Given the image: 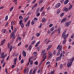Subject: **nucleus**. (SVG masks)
<instances>
[{
    "label": "nucleus",
    "mask_w": 74,
    "mask_h": 74,
    "mask_svg": "<svg viewBox=\"0 0 74 74\" xmlns=\"http://www.w3.org/2000/svg\"><path fill=\"white\" fill-rule=\"evenodd\" d=\"M32 14V13L31 12H29L27 13V15H31Z\"/></svg>",
    "instance_id": "c03bdc74"
},
{
    "label": "nucleus",
    "mask_w": 74,
    "mask_h": 74,
    "mask_svg": "<svg viewBox=\"0 0 74 74\" xmlns=\"http://www.w3.org/2000/svg\"><path fill=\"white\" fill-rule=\"evenodd\" d=\"M64 12L62 13L61 14H60V16L61 17H62V16H64Z\"/></svg>",
    "instance_id": "37998d69"
},
{
    "label": "nucleus",
    "mask_w": 74,
    "mask_h": 74,
    "mask_svg": "<svg viewBox=\"0 0 74 74\" xmlns=\"http://www.w3.org/2000/svg\"><path fill=\"white\" fill-rule=\"evenodd\" d=\"M63 64H60V69H62L63 68Z\"/></svg>",
    "instance_id": "c756f323"
},
{
    "label": "nucleus",
    "mask_w": 74,
    "mask_h": 74,
    "mask_svg": "<svg viewBox=\"0 0 74 74\" xmlns=\"http://www.w3.org/2000/svg\"><path fill=\"white\" fill-rule=\"evenodd\" d=\"M21 43H22V42H20V43H19L18 44V46H19V45H21Z\"/></svg>",
    "instance_id": "e2e57ef3"
},
{
    "label": "nucleus",
    "mask_w": 74,
    "mask_h": 74,
    "mask_svg": "<svg viewBox=\"0 0 74 74\" xmlns=\"http://www.w3.org/2000/svg\"><path fill=\"white\" fill-rule=\"evenodd\" d=\"M34 7H36L37 6V3H36L34 5Z\"/></svg>",
    "instance_id": "338daca9"
},
{
    "label": "nucleus",
    "mask_w": 74,
    "mask_h": 74,
    "mask_svg": "<svg viewBox=\"0 0 74 74\" xmlns=\"http://www.w3.org/2000/svg\"><path fill=\"white\" fill-rule=\"evenodd\" d=\"M73 6V5H71L69 6V9L70 10L71 9V8H72V6Z\"/></svg>",
    "instance_id": "a18cd8bd"
},
{
    "label": "nucleus",
    "mask_w": 74,
    "mask_h": 74,
    "mask_svg": "<svg viewBox=\"0 0 74 74\" xmlns=\"http://www.w3.org/2000/svg\"><path fill=\"white\" fill-rule=\"evenodd\" d=\"M74 60V57L72 58L70 60V61L69 62L67 63V67L68 68L69 67H71V65L72 64V63L73 61Z\"/></svg>",
    "instance_id": "f03ea898"
},
{
    "label": "nucleus",
    "mask_w": 74,
    "mask_h": 74,
    "mask_svg": "<svg viewBox=\"0 0 74 74\" xmlns=\"http://www.w3.org/2000/svg\"><path fill=\"white\" fill-rule=\"evenodd\" d=\"M62 46H61L60 47V48L58 49V52H60L61 51V50H62Z\"/></svg>",
    "instance_id": "c9c22d12"
},
{
    "label": "nucleus",
    "mask_w": 74,
    "mask_h": 74,
    "mask_svg": "<svg viewBox=\"0 0 74 74\" xmlns=\"http://www.w3.org/2000/svg\"><path fill=\"white\" fill-rule=\"evenodd\" d=\"M34 22L32 21V22H31V24L32 25H34Z\"/></svg>",
    "instance_id": "864d4df0"
},
{
    "label": "nucleus",
    "mask_w": 74,
    "mask_h": 74,
    "mask_svg": "<svg viewBox=\"0 0 74 74\" xmlns=\"http://www.w3.org/2000/svg\"><path fill=\"white\" fill-rule=\"evenodd\" d=\"M40 36V34L39 33H37V34L36 35V36H37V37H39Z\"/></svg>",
    "instance_id": "58836bf2"
},
{
    "label": "nucleus",
    "mask_w": 74,
    "mask_h": 74,
    "mask_svg": "<svg viewBox=\"0 0 74 74\" xmlns=\"http://www.w3.org/2000/svg\"><path fill=\"white\" fill-rule=\"evenodd\" d=\"M44 6H43L40 9V11L41 12L42 11L44 10Z\"/></svg>",
    "instance_id": "e433bc0d"
},
{
    "label": "nucleus",
    "mask_w": 74,
    "mask_h": 74,
    "mask_svg": "<svg viewBox=\"0 0 74 74\" xmlns=\"http://www.w3.org/2000/svg\"><path fill=\"white\" fill-rule=\"evenodd\" d=\"M52 47V45H49L47 47V51H48L49 49H51Z\"/></svg>",
    "instance_id": "6ab92c4d"
},
{
    "label": "nucleus",
    "mask_w": 74,
    "mask_h": 74,
    "mask_svg": "<svg viewBox=\"0 0 74 74\" xmlns=\"http://www.w3.org/2000/svg\"><path fill=\"white\" fill-rule=\"evenodd\" d=\"M64 10L65 11H66V12H67L69 11V9L68 8H66V7H64Z\"/></svg>",
    "instance_id": "4468645a"
},
{
    "label": "nucleus",
    "mask_w": 74,
    "mask_h": 74,
    "mask_svg": "<svg viewBox=\"0 0 74 74\" xmlns=\"http://www.w3.org/2000/svg\"><path fill=\"white\" fill-rule=\"evenodd\" d=\"M60 31H61V27H59L58 29V33L59 34L60 33Z\"/></svg>",
    "instance_id": "f3484780"
},
{
    "label": "nucleus",
    "mask_w": 74,
    "mask_h": 74,
    "mask_svg": "<svg viewBox=\"0 0 74 74\" xmlns=\"http://www.w3.org/2000/svg\"><path fill=\"white\" fill-rule=\"evenodd\" d=\"M30 64L31 65H33V61H31L30 62Z\"/></svg>",
    "instance_id": "ea45409f"
},
{
    "label": "nucleus",
    "mask_w": 74,
    "mask_h": 74,
    "mask_svg": "<svg viewBox=\"0 0 74 74\" xmlns=\"http://www.w3.org/2000/svg\"><path fill=\"white\" fill-rule=\"evenodd\" d=\"M18 60H21V55H20L19 56Z\"/></svg>",
    "instance_id": "09e8293b"
},
{
    "label": "nucleus",
    "mask_w": 74,
    "mask_h": 74,
    "mask_svg": "<svg viewBox=\"0 0 74 74\" xmlns=\"http://www.w3.org/2000/svg\"><path fill=\"white\" fill-rule=\"evenodd\" d=\"M40 47L37 48V51H40Z\"/></svg>",
    "instance_id": "774afa93"
},
{
    "label": "nucleus",
    "mask_w": 74,
    "mask_h": 74,
    "mask_svg": "<svg viewBox=\"0 0 74 74\" xmlns=\"http://www.w3.org/2000/svg\"><path fill=\"white\" fill-rule=\"evenodd\" d=\"M61 12V10H58L57 11V15H58V14H59V13H60V12Z\"/></svg>",
    "instance_id": "cd10ccee"
},
{
    "label": "nucleus",
    "mask_w": 74,
    "mask_h": 74,
    "mask_svg": "<svg viewBox=\"0 0 74 74\" xmlns=\"http://www.w3.org/2000/svg\"><path fill=\"white\" fill-rule=\"evenodd\" d=\"M53 24H50L49 25V26L50 27H51L52 26H53Z\"/></svg>",
    "instance_id": "0e129e2a"
},
{
    "label": "nucleus",
    "mask_w": 74,
    "mask_h": 74,
    "mask_svg": "<svg viewBox=\"0 0 74 74\" xmlns=\"http://www.w3.org/2000/svg\"><path fill=\"white\" fill-rule=\"evenodd\" d=\"M40 13H38L37 14V16H40Z\"/></svg>",
    "instance_id": "3c124183"
},
{
    "label": "nucleus",
    "mask_w": 74,
    "mask_h": 74,
    "mask_svg": "<svg viewBox=\"0 0 74 74\" xmlns=\"http://www.w3.org/2000/svg\"><path fill=\"white\" fill-rule=\"evenodd\" d=\"M61 5V4L60 3H58L55 6V8H59Z\"/></svg>",
    "instance_id": "423d86ee"
},
{
    "label": "nucleus",
    "mask_w": 74,
    "mask_h": 74,
    "mask_svg": "<svg viewBox=\"0 0 74 74\" xmlns=\"http://www.w3.org/2000/svg\"><path fill=\"white\" fill-rule=\"evenodd\" d=\"M30 21H28L26 25V27L29 26H30Z\"/></svg>",
    "instance_id": "dca6fc26"
},
{
    "label": "nucleus",
    "mask_w": 74,
    "mask_h": 74,
    "mask_svg": "<svg viewBox=\"0 0 74 74\" xmlns=\"http://www.w3.org/2000/svg\"><path fill=\"white\" fill-rule=\"evenodd\" d=\"M11 28L12 29V30H13V29H14V26L13 25H12L11 26Z\"/></svg>",
    "instance_id": "052dcab7"
},
{
    "label": "nucleus",
    "mask_w": 74,
    "mask_h": 74,
    "mask_svg": "<svg viewBox=\"0 0 74 74\" xmlns=\"http://www.w3.org/2000/svg\"><path fill=\"white\" fill-rule=\"evenodd\" d=\"M19 19L22 20L23 19V18L22 15H20L19 16Z\"/></svg>",
    "instance_id": "393cba45"
},
{
    "label": "nucleus",
    "mask_w": 74,
    "mask_h": 74,
    "mask_svg": "<svg viewBox=\"0 0 74 74\" xmlns=\"http://www.w3.org/2000/svg\"><path fill=\"white\" fill-rule=\"evenodd\" d=\"M8 15H6L5 18V21H7L8 17Z\"/></svg>",
    "instance_id": "4c0bfd02"
},
{
    "label": "nucleus",
    "mask_w": 74,
    "mask_h": 74,
    "mask_svg": "<svg viewBox=\"0 0 74 74\" xmlns=\"http://www.w3.org/2000/svg\"><path fill=\"white\" fill-rule=\"evenodd\" d=\"M54 29H55V27H53L51 28L50 30V31H53L54 30Z\"/></svg>",
    "instance_id": "5701e85b"
},
{
    "label": "nucleus",
    "mask_w": 74,
    "mask_h": 74,
    "mask_svg": "<svg viewBox=\"0 0 74 74\" xmlns=\"http://www.w3.org/2000/svg\"><path fill=\"white\" fill-rule=\"evenodd\" d=\"M45 52V50H43V51H42L41 53V55L42 56L43 55V54H44V52Z\"/></svg>",
    "instance_id": "72a5a7b5"
},
{
    "label": "nucleus",
    "mask_w": 74,
    "mask_h": 74,
    "mask_svg": "<svg viewBox=\"0 0 74 74\" xmlns=\"http://www.w3.org/2000/svg\"><path fill=\"white\" fill-rule=\"evenodd\" d=\"M60 47H62V46H60V45H58V47H57V49H59V48H60Z\"/></svg>",
    "instance_id": "b1692460"
},
{
    "label": "nucleus",
    "mask_w": 74,
    "mask_h": 74,
    "mask_svg": "<svg viewBox=\"0 0 74 74\" xmlns=\"http://www.w3.org/2000/svg\"><path fill=\"white\" fill-rule=\"evenodd\" d=\"M14 9V7H12L10 9V12H11V11H12V10Z\"/></svg>",
    "instance_id": "7c9ffc66"
},
{
    "label": "nucleus",
    "mask_w": 74,
    "mask_h": 74,
    "mask_svg": "<svg viewBox=\"0 0 74 74\" xmlns=\"http://www.w3.org/2000/svg\"><path fill=\"white\" fill-rule=\"evenodd\" d=\"M65 53H66L64 51H62V53H61V54H60V59H61V58H62V55L64 54Z\"/></svg>",
    "instance_id": "0eeeda50"
},
{
    "label": "nucleus",
    "mask_w": 74,
    "mask_h": 74,
    "mask_svg": "<svg viewBox=\"0 0 74 74\" xmlns=\"http://www.w3.org/2000/svg\"><path fill=\"white\" fill-rule=\"evenodd\" d=\"M45 21H46V19L45 18H43L42 19V21L43 22H45Z\"/></svg>",
    "instance_id": "bb28decb"
},
{
    "label": "nucleus",
    "mask_w": 74,
    "mask_h": 74,
    "mask_svg": "<svg viewBox=\"0 0 74 74\" xmlns=\"http://www.w3.org/2000/svg\"><path fill=\"white\" fill-rule=\"evenodd\" d=\"M42 27V23H40V25L39 27V28H41Z\"/></svg>",
    "instance_id": "13d9d810"
},
{
    "label": "nucleus",
    "mask_w": 74,
    "mask_h": 74,
    "mask_svg": "<svg viewBox=\"0 0 74 74\" xmlns=\"http://www.w3.org/2000/svg\"><path fill=\"white\" fill-rule=\"evenodd\" d=\"M34 56L32 57V59L33 60H34L37 59V53L36 52H34L33 53Z\"/></svg>",
    "instance_id": "7ed1b4c3"
},
{
    "label": "nucleus",
    "mask_w": 74,
    "mask_h": 74,
    "mask_svg": "<svg viewBox=\"0 0 74 74\" xmlns=\"http://www.w3.org/2000/svg\"><path fill=\"white\" fill-rule=\"evenodd\" d=\"M8 25V22L6 23L5 24V27H6V26H7Z\"/></svg>",
    "instance_id": "680f3d73"
},
{
    "label": "nucleus",
    "mask_w": 74,
    "mask_h": 74,
    "mask_svg": "<svg viewBox=\"0 0 74 74\" xmlns=\"http://www.w3.org/2000/svg\"><path fill=\"white\" fill-rule=\"evenodd\" d=\"M12 46L10 47V52H11L12 51Z\"/></svg>",
    "instance_id": "5fc2aeb1"
},
{
    "label": "nucleus",
    "mask_w": 74,
    "mask_h": 74,
    "mask_svg": "<svg viewBox=\"0 0 74 74\" xmlns=\"http://www.w3.org/2000/svg\"><path fill=\"white\" fill-rule=\"evenodd\" d=\"M43 57L44 58H47V55H46V53H45L43 54Z\"/></svg>",
    "instance_id": "a878e982"
},
{
    "label": "nucleus",
    "mask_w": 74,
    "mask_h": 74,
    "mask_svg": "<svg viewBox=\"0 0 74 74\" xmlns=\"http://www.w3.org/2000/svg\"><path fill=\"white\" fill-rule=\"evenodd\" d=\"M17 61V58H16L14 60V62H16Z\"/></svg>",
    "instance_id": "49530a36"
},
{
    "label": "nucleus",
    "mask_w": 74,
    "mask_h": 74,
    "mask_svg": "<svg viewBox=\"0 0 74 74\" xmlns=\"http://www.w3.org/2000/svg\"><path fill=\"white\" fill-rule=\"evenodd\" d=\"M49 55V57L48 58V59H51V58H52V53H48Z\"/></svg>",
    "instance_id": "9d476101"
},
{
    "label": "nucleus",
    "mask_w": 74,
    "mask_h": 74,
    "mask_svg": "<svg viewBox=\"0 0 74 74\" xmlns=\"http://www.w3.org/2000/svg\"><path fill=\"white\" fill-rule=\"evenodd\" d=\"M5 42V39H4L3 40H2L1 42V45H3L4 44V42Z\"/></svg>",
    "instance_id": "a211bd4d"
},
{
    "label": "nucleus",
    "mask_w": 74,
    "mask_h": 74,
    "mask_svg": "<svg viewBox=\"0 0 74 74\" xmlns=\"http://www.w3.org/2000/svg\"><path fill=\"white\" fill-rule=\"evenodd\" d=\"M43 1H44L43 0H41V1H40L38 3V4H41V3H42L43 2Z\"/></svg>",
    "instance_id": "79ce46f5"
},
{
    "label": "nucleus",
    "mask_w": 74,
    "mask_h": 74,
    "mask_svg": "<svg viewBox=\"0 0 74 74\" xmlns=\"http://www.w3.org/2000/svg\"><path fill=\"white\" fill-rule=\"evenodd\" d=\"M23 20H20L19 22V23L20 24L22 28H23L24 27V24L23 23H22Z\"/></svg>",
    "instance_id": "39448f33"
},
{
    "label": "nucleus",
    "mask_w": 74,
    "mask_h": 74,
    "mask_svg": "<svg viewBox=\"0 0 74 74\" xmlns=\"http://www.w3.org/2000/svg\"><path fill=\"white\" fill-rule=\"evenodd\" d=\"M35 42H36V40H34L31 43V45H33V44H35Z\"/></svg>",
    "instance_id": "412c9836"
},
{
    "label": "nucleus",
    "mask_w": 74,
    "mask_h": 74,
    "mask_svg": "<svg viewBox=\"0 0 74 74\" xmlns=\"http://www.w3.org/2000/svg\"><path fill=\"white\" fill-rule=\"evenodd\" d=\"M50 74H55V70H53L50 73Z\"/></svg>",
    "instance_id": "c85d7f7f"
},
{
    "label": "nucleus",
    "mask_w": 74,
    "mask_h": 74,
    "mask_svg": "<svg viewBox=\"0 0 74 74\" xmlns=\"http://www.w3.org/2000/svg\"><path fill=\"white\" fill-rule=\"evenodd\" d=\"M23 54L24 56L26 57V53L25 51H23Z\"/></svg>",
    "instance_id": "f8f14e48"
},
{
    "label": "nucleus",
    "mask_w": 74,
    "mask_h": 74,
    "mask_svg": "<svg viewBox=\"0 0 74 74\" xmlns=\"http://www.w3.org/2000/svg\"><path fill=\"white\" fill-rule=\"evenodd\" d=\"M18 29V28H14V29L13 33H16V30Z\"/></svg>",
    "instance_id": "aec40b11"
},
{
    "label": "nucleus",
    "mask_w": 74,
    "mask_h": 74,
    "mask_svg": "<svg viewBox=\"0 0 74 74\" xmlns=\"http://www.w3.org/2000/svg\"><path fill=\"white\" fill-rule=\"evenodd\" d=\"M74 34H73L71 35V38H74Z\"/></svg>",
    "instance_id": "603ef678"
},
{
    "label": "nucleus",
    "mask_w": 74,
    "mask_h": 74,
    "mask_svg": "<svg viewBox=\"0 0 74 74\" xmlns=\"http://www.w3.org/2000/svg\"><path fill=\"white\" fill-rule=\"evenodd\" d=\"M66 31L64 32L62 34V39L63 37L64 39V40L62 42L63 44H66V42L67 41L66 38H67L68 37H69V34H66Z\"/></svg>",
    "instance_id": "f257e3e1"
},
{
    "label": "nucleus",
    "mask_w": 74,
    "mask_h": 74,
    "mask_svg": "<svg viewBox=\"0 0 74 74\" xmlns=\"http://www.w3.org/2000/svg\"><path fill=\"white\" fill-rule=\"evenodd\" d=\"M7 56V54H5V55H1L0 58H2L3 59H4L5 58V57Z\"/></svg>",
    "instance_id": "1a4fd4ad"
},
{
    "label": "nucleus",
    "mask_w": 74,
    "mask_h": 74,
    "mask_svg": "<svg viewBox=\"0 0 74 74\" xmlns=\"http://www.w3.org/2000/svg\"><path fill=\"white\" fill-rule=\"evenodd\" d=\"M66 21H67V19L66 18H64L61 20V23H63L64 22H65Z\"/></svg>",
    "instance_id": "9b49d317"
},
{
    "label": "nucleus",
    "mask_w": 74,
    "mask_h": 74,
    "mask_svg": "<svg viewBox=\"0 0 74 74\" xmlns=\"http://www.w3.org/2000/svg\"><path fill=\"white\" fill-rule=\"evenodd\" d=\"M60 54V51L58 52L57 53V56H59Z\"/></svg>",
    "instance_id": "de8ad7c7"
},
{
    "label": "nucleus",
    "mask_w": 74,
    "mask_h": 74,
    "mask_svg": "<svg viewBox=\"0 0 74 74\" xmlns=\"http://www.w3.org/2000/svg\"><path fill=\"white\" fill-rule=\"evenodd\" d=\"M18 0H14L13 1V2H14V4L15 5H16L17 4V1Z\"/></svg>",
    "instance_id": "2f4dec72"
},
{
    "label": "nucleus",
    "mask_w": 74,
    "mask_h": 74,
    "mask_svg": "<svg viewBox=\"0 0 74 74\" xmlns=\"http://www.w3.org/2000/svg\"><path fill=\"white\" fill-rule=\"evenodd\" d=\"M68 2H69V0H66L64 2V4L65 5H66V4H67V3H68Z\"/></svg>",
    "instance_id": "4be33fe9"
},
{
    "label": "nucleus",
    "mask_w": 74,
    "mask_h": 74,
    "mask_svg": "<svg viewBox=\"0 0 74 74\" xmlns=\"http://www.w3.org/2000/svg\"><path fill=\"white\" fill-rule=\"evenodd\" d=\"M59 60V56L56 59V62H58Z\"/></svg>",
    "instance_id": "473e14b6"
},
{
    "label": "nucleus",
    "mask_w": 74,
    "mask_h": 74,
    "mask_svg": "<svg viewBox=\"0 0 74 74\" xmlns=\"http://www.w3.org/2000/svg\"><path fill=\"white\" fill-rule=\"evenodd\" d=\"M16 23V22L15 21H12L11 22V25H15Z\"/></svg>",
    "instance_id": "2eb2a0df"
},
{
    "label": "nucleus",
    "mask_w": 74,
    "mask_h": 74,
    "mask_svg": "<svg viewBox=\"0 0 74 74\" xmlns=\"http://www.w3.org/2000/svg\"><path fill=\"white\" fill-rule=\"evenodd\" d=\"M32 74V69H31L29 71V74Z\"/></svg>",
    "instance_id": "a19ab883"
},
{
    "label": "nucleus",
    "mask_w": 74,
    "mask_h": 74,
    "mask_svg": "<svg viewBox=\"0 0 74 74\" xmlns=\"http://www.w3.org/2000/svg\"><path fill=\"white\" fill-rule=\"evenodd\" d=\"M50 64V62L49 61H48L46 62V64L48 65V64Z\"/></svg>",
    "instance_id": "4d7b16f0"
},
{
    "label": "nucleus",
    "mask_w": 74,
    "mask_h": 74,
    "mask_svg": "<svg viewBox=\"0 0 74 74\" xmlns=\"http://www.w3.org/2000/svg\"><path fill=\"white\" fill-rule=\"evenodd\" d=\"M71 24V21L66 22L64 24L65 26H66V27H69Z\"/></svg>",
    "instance_id": "20e7f679"
},
{
    "label": "nucleus",
    "mask_w": 74,
    "mask_h": 74,
    "mask_svg": "<svg viewBox=\"0 0 74 74\" xmlns=\"http://www.w3.org/2000/svg\"><path fill=\"white\" fill-rule=\"evenodd\" d=\"M35 64H36V65H37L38 64V62L36 61L34 63Z\"/></svg>",
    "instance_id": "69168bd1"
},
{
    "label": "nucleus",
    "mask_w": 74,
    "mask_h": 74,
    "mask_svg": "<svg viewBox=\"0 0 74 74\" xmlns=\"http://www.w3.org/2000/svg\"><path fill=\"white\" fill-rule=\"evenodd\" d=\"M26 68H25L24 71V74H25V73H26Z\"/></svg>",
    "instance_id": "8fccbe9b"
},
{
    "label": "nucleus",
    "mask_w": 74,
    "mask_h": 74,
    "mask_svg": "<svg viewBox=\"0 0 74 74\" xmlns=\"http://www.w3.org/2000/svg\"><path fill=\"white\" fill-rule=\"evenodd\" d=\"M18 40H19V41H21V40H22V38H21V37H19L18 38Z\"/></svg>",
    "instance_id": "bf43d9fd"
},
{
    "label": "nucleus",
    "mask_w": 74,
    "mask_h": 74,
    "mask_svg": "<svg viewBox=\"0 0 74 74\" xmlns=\"http://www.w3.org/2000/svg\"><path fill=\"white\" fill-rule=\"evenodd\" d=\"M29 16H27L26 18H24L23 19L25 22H26V21H27L28 20V19H29Z\"/></svg>",
    "instance_id": "ddd939ff"
},
{
    "label": "nucleus",
    "mask_w": 74,
    "mask_h": 74,
    "mask_svg": "<svg viewBox=\"0 0 74 74\" xmlns=\"http://www.w3.org/2000/svg\"><path fill=\"white\" fill-rule=\"evenodd\" d=\"M40 10V8H38L36 10V12H38V11Z\"/></svg>",
    "instance_id": "6e6d98bb"
},
{
    "label": "nucleus",
    "mask_w": 74,
    "mask_h": 74,
    "mask_svg": "<svg viewBox=\"0 0 74 74\" xmlns=\"http://www.w3.org/2000/svg\"><path fill=\"white\" fill-rule=\"evenodd\" d=\"M14 32H13L12 34L11 33V37H12L13 40H15V34L14 33Z\"/></svg>",
    "instance_id": "6e6552de"
},
{
    "label": "nucleus",
    "mask_w": 74,
    "mask_h": 74,
    "mask_svg": "<svg viewBox=\"0 0 74 74\" xmlns=\"http://www.w3.org/2000/svg\"><path fill=\"white\" fill-rule=\"evenodd\" d=\"M32 45H30L28 47L29 49V50H31V49H32Z\"/></svg>",
    "instance_id": "f704fd0d"
}]
</instances>
